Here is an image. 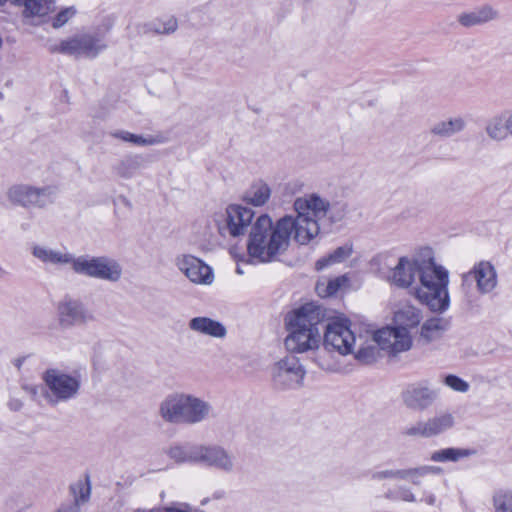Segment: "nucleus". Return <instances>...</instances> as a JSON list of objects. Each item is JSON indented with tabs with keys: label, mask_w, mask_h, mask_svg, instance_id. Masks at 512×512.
Returning a JSON list of instances; mask_svg holds the SVG:
<instances>
[{
	"label": "nucleus",
	"mask_w": 512,
	"mask_h": 512,
	"mask_svg": "<svg viewBox=\"0 0 512 512\" xmlns=\"http://www.w3.org/2000/svg\"><path fill=\"white\" fill-rule=\"evenodd\" d=\"M296 213L285 215L275 222L267 214H261L253 222L247 240L250 257L261 263H268L284 254L293 238L300 245H307L319 234V226L309 214L319 217L325 213L326 204L314 196L295 199Z\"/></svg>",
	"instance_id": "nucleus-1"
},
{
	"label": "nucleus",
	"mask_w": 512,
	"mask_h": 512,
	"mask_svg": "<svg viewBox=\"0 0 512 512\" xmlns=\"http://www.w3.org/2000/svg\"><path fill=\"white\" fill-rule=\"evenodd\" d=\"M372 265L387 283L409 289L430 310L444 312L448 309L449 272L435 262L430 250L400 257L380 253L372 259Z\"/></svg>",
	"instance_id": "nucleus-2"
},
{
	"label": "nucleus",
	"mask_w": 512,
	"mask_h": 512,
	"mask_svg": "<svg viewBox=\"0 0 512 512\" xmlns=\"http://www.w3.org/2000/svg\"><path fill=\"white\" fill-rule=\"evenodd\" d=\"M322 312L313 303H307L289 312L284 319L287 336L284 339L286 350L294 354L311 353L322 343L319 324Z\"/></svg>",
	"instance_id": "nucleus-3"
},
{
	"label": "nucleus",
	"mask_w": 512,
	"mask_h": 512,
	"mask_svg": "<svg viewBox=\"0 0 512 512\" xmlns=\"http://www.w3.org/2000/svg\"><path fill=\"white\" fill-rule=\"evenodd\" d=\"M361 345L357 361L370 364L377 360L380 349L390 355L408 351L412 346V337L405 329L387 326L374 333L367 332V340H363Z\"/></svg>",
	"instance_id": "nucleus-4"
},
{
	"label": "nucleus",
	"mask_w": 512,
	"mask_h": 512,
	"mask_svg": "<svg viewBox=\"0 0 512 512\" xmlns=\"http://www.w3.org/2000/svg\"><path fill=\"white\" fill-rule=\"evenodd\" d=\"M322 340L326 347L331 348L341 356L354 355L361 348V342L367 340V332L356 335L351 328V322L346 318H335L328 321L325 326Z\"/></svg>",
	"instance_id": "nucleus-5"
},
{
	"label": "nucleus",
	"mask_w": 512,
	"mask_h": 512,
	"mask_svg": "<svg viewBox=\"0 0 512 512\" xmlns=\"http://www.w3.org/2000/svg\"><path fill=\"white\" fill-rule=\"evenodd\" d=\"M254 211L251 208L230 204L212 214V221L222 236L233 238L243 236L248 226H252Z\"/></svg>",
	"instance_id": "nucleus-6"
},
{
	"label": "nucleus",
	"mask_w": 512,
	"mask_h": 512,
	"mask_svg": "<svg viewBox=\"0 0 512 512\" xmlns=\"http://www.w3.org/2000/svg\"><path fill=\"white\" fill-rule=\"evenodd\" d=\"M73 271L90 278L117 282L122 277V266L118 261L109 257L78 256L74 262Z\"/></svg>",
	"instance_id": "nucleus-7"
},
{
	"label": "nucleus",
	"mask_w": 512,
	"mask_h": 512,
	"mask_svg": "<svg viewBox=\"0 0 512 512\" xmlns=\"http://www.w3.org/2000/svg\"><path fill=\"white\" fill-rule=\"evenodd\" d=\"M42 379L47 387L45 400L49 404L68 401L74 398L80 388V380L58 369H49Z\"/></svg>",
	"instance_id": "nucleus-8"
},
{
	"label": "nucleus",
	"mask_w": 512,
	"mask_h": 512,
	"mask_svg": "<svg viewBox=\"0 0 512 512\" xmlns=\"http://www.w3.org/2000/svg\"><path fill=\"white\" fill-rule=\"evenodd\" d=\"M7 199L13 205L23 208H45L55 200L53 187H37L29 184H15L7 190Z\"/></svg>",
	"instance_id": "nucleus-9"
},
{
	"label": "nucleus",
	"mask_w": 512,
	"mask_h": 512,
	"mask_svg": "<svg viewBox=\"0 0 512 512\" xmlns=\"http://www.w3.org/2000/svg\"><path fill=\"white\" fill-rule=\"evenodd\" d=\"M106 47L102 36L98 34H80L61 40L53 47L52 51L75 58H95Z\"/></svg>",
	"instance_id": "nucleus-10"
},
{
	"label": "nucleus",
	"mask_w": 512,
	"mask_h": 512,
	"mask_svg": "<svg viewBox=\"0 0 512 512\" xmlns=\"http://www.w3.org/2000/svg\"><path fill=\"white\" fill-rule=\"evenodd\" d=\"M306 371L295 356H286L272 367L274 384L281 389H295L302 386Z\"/></svg>",
	"instance_id": "nucleus-11"
},
{
	"label": "nucleus",
	"mask_w": 512,
	"mask_h": 512,
	"mask_svg": "<svg viewBox=\"0 0 512 512\" xmlns=\"http://www.w3.org/2000/svg\"><path fill=\"white\" fill-rule=\"evenodd\" d=\"M454 424L453 414L442 412L406 427L402 434L412 438H434L452 429Z\"/></svg>",
	"instance_id": "nucleus-12"
},
{
	"label": "nucleus",
	"mask_w": 512,
	"mask_h": 512,
	"mask_svg": "<svg viewBox=\"0 0 512 512\" xmlns=\"http://www.w3.org/2000/svg\"><path fill=\"white\" fill-rule=\"evenodd\" d=\"M175 265L177 269L195 285L211 286L215 281L212 267L194 255H178L175 258Z\"/></svg>",
	"instance_id": "nucleus-13"
},
{
	"label": "nucleus",
	"mask_w": 512,
	"mask_h": 512,
	"mask_svg": "<svg viewBox=\"0 0 512 512\" xmlns=\"http://www.w3.org/2000/svg\"><path fill=\"white\" fill-rule=\"evenodd\" d=\"M199 464L224 474H234L238 470L234 454L218 444H201Z\"/></svg>",
	"instance_id": "nucleus-14"
},
{
	"label": "nucleus",
	"mask_w": 512,
	"mask_h": 512,
	"mask_svg": "<svg viewBox=\"0 0 512 512\" xmlns=\"http://www.w3.org/2000/svg\"><path fill=\"white\" fill-rule=\"evenodd\" d=\"M401 397L407 408L415 411H425L437 401L439 391L432 388L428 382L422 381L409 385L402 392Z\"/></svg>",
	"instance_id": "nucleus-15"
},
{
	"label": "nucleus",
	"mask_w": 512,
	"mask_h": 512,
	"mask_svg": "<svg viewBox=\"0 0 512 512\" xmlns=\"http://www.w3.org/2000/svg\"><path fill=\"white\" fill-rule=\"evenodd\" d=\"M442 468L433 465H422L418 467H410L406 469H382L372 471L370 479L376 482L384 480H407L415 486H420V478L428 474H440Z\"/></svg>",
	"instance_id": "nucleus-16"
},
{
	"label": "nucleus",
	"mask_w": 512,
	"mask_h": 512,
	"mask_svg": "<svg viewBox=\"0 0 512 512\" xmlns=\"http://www.w3.org/2000/svg\"><path fill=\"white\" fill-rule=\"evenodd\" d=\"M58 320L62 327L85 325L95 320V316L81 301L65 298L58 304Z\"/></svg>",
	"instance_id": "nucleus-17"
},
{
	"label": "nucleus",
	"mask_w": 512,
	"mask_h": 512,
	"mask_svg": "<svg viewBox=\"0 0 512 512\" xmlns=\"http://www.w3.org/2000/svg\"><path fill=\"white\" fill-rule=\"evenodd\" d=\"M464 284H476L480 294L492 292L498 284V276L495 267L489 261H480L472 269L463 275Z\"/></svg>",
	"instance_id": "nucleus-18"
},
{
	"label": "nucleus",
	"mask_w": 512,
	"mask_h": 512,
	"mask_svg": "<svg viewBox=\"0 0 512 512\" xmlns=\"http://www.w3.org/2000/svg\"><path fill=\"white\" fill-rule=\"evenodd\" d=\"M210 402L191 393H186L180 424L195 425L206 421L212 415Z\"/></svg>",
	"instance_id": "nucleus-19"
},
{
	"label": "nucleus",
	"mask_w": 512,
	"mask_h": 512,
	"mask_svg": "<svg viewBox=\"0 0 512 512\" xmlns=\"http://www.w3.org/2000/svg\"><path fill=\"white\" fill-rule=\"evenodd\" d=\"M30 250L33 257L42 264L51 266L71 265L74 269L76 257L65 247L58 249L46 244H33Z\"/></svg>",
	"instance_id": "nucleus-20"
},
{
	"label": "nucleus",
	"mask_w": 512,
	"mask_h": 512,
	"mask_svg": "<svg viewBox=\"0 0 512 512\" xmlns=\"http://www.w3.org/2000/svg\"><path fill=\"white\" fill-rule=\"evenodd\" d=\"M186 392H172L159 404L158 413L161 419L170 424H180Z\"/></svg>",
	"instance_id": "nucleus-21"
},
{
	"label": "nucleus",
	"mask_w": 512,
	"mask_h": 512,
	"mask_svg": "<svg viewBox=\"0 0 512 512\" xmlns=\"http://www.w3.org/2000/svg\"><path fill=\"white\" fill-rule=\"evenodd\" d=\"M468 121L462 115H454L434 123L430 128V133L439 138H450L464 132Z\"/></svg>",
	"instance_id": "nucleus-22"
},
{
	"label": "nucleus",
	"mask_w": 512,
	"mask_h": 512,
	"mask_svg": "<svg viewBox=\"0 0 512 512\" xmlns=\"http://www.w3.org/2000/svg\"><path fill=\"white\" fill-rule=\"evenodd\" d=\"M188 328L196 334L208 337L223 338L226 335V328L220 322L205 316L190 319Z\"/></svg>",
	"instance_id": "nucleus-23"
},
{
	"label": "nucleus",
	"mask_w": 512,
	"mask_h": 512,
	"mask_svg": "<svg viewBox=\"0 0 512 512\" xmlns=\"http://www.w3.org/2000/svg\"><path fill=\"white\" fill-rule=\"evenodd\" d=\"M201 444L197 445H171L167 450V455L176 463L199 464Z\"/></svg>",
	"instance_id": "nucleus-24"
},
{
	"label": "nucleus",
	"mask_w": 512,
	"mask_h": 512,
	"mask_svg": "<svg viewBox=\"0 0 512 512\" xmlns=\"http://www.w3.org/2000/svg\"><path fill=\"white\" fill-rule=\"evenodd\" d=\"M13 3L23 6L25 18L39 19L47 16L53 10L50 0H12Z\"/></svg>",
	"instance_id": "nucleus-25"
},
{
	"label": "nucleus",
	"mask_w": 512,
	"mask_h": 512,
	"mask_svg": "<svg viewBox=\"0 0 512 512\" xmlns=\"http://www.w3.org/2000/svg\"><path fill=\"white\" fill-rule=\"evenodd\" d=\"M331 348L326 347L324 341L319 347L311 352V361L325 371H335L339 368V362Z\"/></svg>",
	"instance_id": "nucleus-26"
},
{
	"label": "nucleus",
	"mask_w": 512,
	"mask_h": 512,
	"mask_svg": "<svg viewBox=\"0 0 512 512\" xmlns=\"http://www.w3.org/2000/svg\"><path fill=\"white\" fill-rule=\"evenodd\" d=\"M474 454L475 451L471 449L448 447L433 451L430 455V460L436 463H456Z\"/></svg>",
	"instance_id": "nucleus-27"
},
{
	"label": "nucleus",
	"mask_w": 512,
	"mask_h": 512,
	"mask_svg": "<svg viewBox=\"0 0 512 512\" xmlns=\"http://www.w3.org/2000/svg\"><path fill=\"white\" fill-rule=\"evenodd\" d=\"M421 318V313L417 308L407 305L395 313L394 323L399 329H405L410 332V329L419 325Z\"/></svg>",
	"instance_id": "nucleus-28"
},
{
	"label": "nucleus",
	"mask_w": 512,
	"mask_h": 512,
	"mask_svg": "<svg viewBox=\"0 0 512 512\" xmlns=\"http://www.w3.org/2000/svg\"><path fill=\"white\" fill-rule=\"evenodd\" d=\"M385 497L387 499L395 500L399 499L403 502L408 503H415V502H423L426 505L433 506L436 503V495L433 492L424 490L422 497L420 499H417L415 493L412 491L411 488L407 486H399L397 488V496H394L391 491L387 492Z\"/></svg>",
	"instance_id": "nucleus-29"
},
{
	"label": "nucleus",
	"mask_w": 512,
	"mask_h": 512,
	"mask_svg": "<svg viewBox=\"0 0 512 512\" xmlns=\"http://www.w3.org/2000/svg\"><path fill=\"white\" fill-rule=\"evenodd\" d=\"M271 196L269 185L263 181L253 183L245 192L244 201L255 207L263 206Z\"/></svg>",
	"instance_id": "nucleus-30"
},
{
	"label": "nucleus",
	"mask_w": 512,
	"mask_h": 512,
	"mask_svg": "<svg viewBox=\"0 0 512 512\" xmlns=\"http://www.w3.org/2000/svg\"><path fill=\"white\" fill-rule=\"evenodd\" d=\"M140 159L136 155H127L113 166V172L121 179H132L140 169Z\"/></svg>",
	"instance_id": "nucleus-31"
},
{
	"label": "nucleus",
	"mask_w": 512,
	"mask_h": 512,
	"mask_svg": "<svg viewBox=\"0 0 512 512\" xmlns=\"http://www.w3.org/2000/svg\"><path fill=\"white\" fill-rule=\"evenodd\" d=\"M487 137L495 142H502L508 139L504 112L494 115L485 125Z\"/></svg>",
	"instance_id": "nucleus-32"
},
{
	"label": "nucleus",
	"mask_w": 512,
	"mask_h": 512,
	"mask_svg": "<svg viewBox=\"0 0 512 512\" xmlns=\"http://www.w3.org/2000/svg\"><path fill=\"white\" fill-rule=\"evenodd\" d=\"M348 279L345 275L332 279L320 278L316 283V292L320 297H330L335 295L346 283Z\"/></svg>",
	"instance_id": "nucleus-33"
},
{
	"label": "nucleus",
	"mask_w": 512,
	"mask_h": 512,
	"mask_svg": "<svg viewBox=\"0 0 512 512\" xmlns=\"http://www.w3.org/2000/svg\"><path fill=\"white\" fill-rule=\"evenodd\" d=\"M352 251L353 248L351 244H344L343 246L336 248L329 255L319 259L316 262V269L323 270L330 265L341 263L351 256Z\"/></svg>",
	"instance_id": "nucleus-34"
},
{
	"label": "nucleus",
	"mask_w": 512,
	"mask_h": 512,
	"mask_svg": "<svg viewBox=\"0 0 512 512\" xmlns=\"http://www.w3.org/2000/svg\"><path fill=\"white\" fill-rule=\"evenodd\" d=\"M493 512H512V489L500 487L491 496Z\"/></svg>",
	"instance_id": "nucleus-35"
},
{
	"label": "nucleus",
	"mask_w": 512,
	"mask_h": 512,
	"mask_svg": "<svg viewBox=\"0 0 512 512\" xmlns=\"http://www.w3.org/2000/svg\"><path fill=\"white\" fill-rule=\"evenodd\" d=\"M306 196H314V197H317L319 198L320 200H322L325 204H326V209H325V213L319 217H316L314 216L312 213L309 214V216L311 218H314L316 220V223L317 225L320 227L319 225V221L324 218L325 216H329V219L332 223H335V222H339L341 221L345 215L347 214V207L345 204H340V203H337V204H334V205H331L329 203V201H327L325 198H322L320 197L319 195L317 194H307Z\"/></svg>",
	"instance_id": "nucleus-36"
},
{
	"label": "nucleus",
	"mask_w": 512,
	"mask_h": 512,
	"mask_svg": "<svg viewBox=\"0 0 512 512\" xmlns=\"http://www.w3.org/2000/svg\"><path fill=\"white\" fill-rule=\"evenodd\" d=\"M178 28V21L173 16H165L149 23V30L157 34L169 35Z\"/></svg>",
	"instance_id": "nucleus-37"
},
{
	"label": "nucleus",
	"mask_w": 512,
	"mask_h": 512,
	"mask_svg": "<svg viewBox=\"0 0 512 512\" xmlns=\"http://www.w3.org/2000/svg\"><path fill=\"white\" fill-rule=\"evenodd\" d=\"M446 327L447 322L445 320L441 318H432L423 324L421 334L427 339H433L437 337L441 331L445 330Z\"/></svg>",
	"instance_id": "nucleus-38"
},
{
	"label": "nucleus",
	"mask_w": 512,
	"mask_h": 512,
	"mask_svg": "<svg viewBox=\"0 0 512 512\" xmlns=\"http://www.w3.org/2000/svg\"><path fill=\"white\" fill-rule=\"evenodd\" d=\"M74 495V505L79 508V505L85 503L90 497V486L87 482L79 481L71 487Z\"/></svg>",
	"instance_id": "nucleus-39"
},
{
	"label": "nucleus",
	"mask_w": 512,
	"mask_h": 512,
	"mask_svg": "<svg viewBox=\"0 0 512 512\" xmlns=\"http://www.w3.org/2000/svg\"><path fill=\"white\" fill-rule=\"evenodd\" d=\"M443 383L455 392L466 393L470 389V384L464 379L454 374L446 375Z\"/></svg>",
	"instance_id": "nucleus-40"
},
{
	"label": "nucleus",
	"mask_w": 512,
	"mask_h": 512,
	"mask_svg": "<svg viewBox=\"0 0 512 512\" xmlns=\"http://www.w3.org/2000/svg\"><path fill=\"white\" fill-rule=\"evenodd\" d=\"M128 143H131L135 146L145 147V146H152L156 144L162 143V138L159 136H153V135H138L130 133Z\"/></svg>",
	"instance_id": "nucleus-41"
},
{
	"label": "nucleus",
	"mask_w": 512,
	"mask_h": 512,
	"mask_svg": "<svg viewBox=\"0 0 512 512\" xmlns=\"http://www.w3.org/2000/svg\"><path fill=\"white\" fill-rule=\"evenodd\" d=\"M76 11L72 8H65L61 10L52 20V26L54 28H60L64 26L70 19L75 15Z\"/></svg>",
	"instance_id": "nucleus-42"
},
{
	"label": "nucleus",
	"mask_w": 512,
	"mask_h": 512,
	"mask_svg": "<svg viewBox=\"0 0 512 512\" xmlns=\"http://www.w3.org/2000/svg\"><path fill=\"white\" fill-rule=\"evenodd\" d=\"M22 388L24 391H26L30 395L31 399L36 402H41V398L45 399L47 390H45L44 387L37 386V385L24 384L22 386Z\"/></svg>",
	"instance_id": "nucleus-43"
},
{
	"label": "nucleus",
	"mask_w": 512,
	"mask_h": 512,
	"mask_svg": "<svg viewBox=\"0 0 512 512\" xmlns=\"http://www.w3.org/2000/svg\"><path fill=\"white\" fill-rule=\"evenodd\" d=\"M157 512H201L197 508H194L186 503H176L170 506H165L158 509Z\"/></svg>",
	"instance_id": "nucleus-44"
},
{
	"label": "nucleus",
	"mask_w": 512,
	"mask_h": 512,
	"mask_svg": "<svg viewBox=\"0 0 512 512\" xmlns=\"http://www.w3.org/2000/svg\"><path fill=\"white\" fill-rule=\"evenodd\" d=\"M475 13L479 24L488 22L496 17V11L488 6L475 10Z\"/></svg>",
	"instance_id": "nucleus-45"
},
{
	"label": "nucleus",
	"mask_w": 512,
	"mask_h": 512,
	"mask_svg": "<svg viewBox=\"0 0 512 512\" xmlns=\"http://www.w3.org/2000/svg\"><path fill=\"white\" fill-rule=\"evenodd\" d=\"M458 20L463 26H474V25L479 24L477 21V16H476L475 11H472L470 13L461 14L459 16Z\"/></svg>",
	"instance_id": "nucleus-46"
},
{
	"label": "nucleus",
	"mask_w": 512,
	"mask_h": 512,
	"mask_svg": "<svg viewBox=\"0 0 512 512\" xmlns=\"http://www.w3.org/2000/svg\"><path fill=\"white\" fill-rule=\"evenodd\" d=\"M130 133L126 130H114L110 132V136L123 142H128Z\"/></svg>",
	"instance_id": "nucleus-47"
},
{
	"label": "nucleus",
	"mask_w": 512,
	"mask_h": 512,
	"mask_svg": "<svg viewBox=\"0 0 512 512\" xmlns=\"http://www.w3.org/2000/svg\"><path fill=\"white\" fill-rule=\"evenodd\" d=\"M504 112L506 130L508 138L512 137V110H506Z\"/></svg>",
	"instance_id": "nucleus-48"
},
{
	"label": "nucleus",
	"mask_w": 512,
	"mask_h": 512,
	"mask_svg": "<svg viewBox=\"0 0 512 512\" xmlns=\"http://www.w3.org/2000/svg\"><path fill=\"white\" fill-rule=\"evenodd\" d=\"M56 512H80V510L74 504H65L62 505Z\"/></svg>",
	"instance_id": "nucleus-49"
},
{
	"label": "nucleus",
	"mask_w": 512,
	"mask_h": 512,
	"mask_svg": "<svg viewBox=\"0 0 512 512\" xmlns=\"http://www.w3.org/2000/svg\"><path fill=\"white\" fill-rule=\"evenodd\" d=\"M13 410H19L22 407V403L19 400H12L9 403Z\"/></svg>",
	"instance_id": "nucleus-50"
},
{
	"label": "nucleus",
	"mask_w": 512,
	"mask_h": 512,
	"mask_svg": "<svg viewBox=\"0 0 512 512\" xmlns=\"http://www.w3.org/2000/svg\"><path fill=\"white\" fill-rule=\"evenodd\" d=\"M24 359H16L15 360V366H17L18 368L21 367L22 363H23Z\"/></svg>",
	"instance_id": "nucleus-51"
},
{
	"label": "nucleus",
	"mask_w": 512,
	"mask_h": 512,
	"mask_svg": "<svg viewBox=\"0 0 512 512\" xmlns=\"http://www.w3.org/2000/svg\"><path fill=\"white\" fill-rule=\"evenodd\" d=\"M133 512H153V511L152 510H148V509H136Z\"/></svg>",
	"instance_id": "nucleus-52"
},
{
	"label": "nucleus",
	"mask_w": 512,
	"mask_h": 512,
	"mask_svg": "<svg viewBox=\"0 0 512 512\" xmlns=\"http://www.w3.org/2000/svg\"><path fill=\"white\" fill-rule=\"evenodd\" d=\"M6 0H0V5H2Z\"/></svg>",
	"instance_id": "nucleus-53"
}]
</instances>
